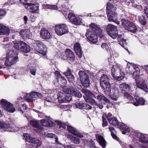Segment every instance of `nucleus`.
I'll return each instance as SVG.
<instances>
[{"instance_id":"nucleus-1","label":"nucleus","mask_w":148,"mask_h":148,"mask_svg":"<svg viewBox=\"0 0 148 148\" xmlns=\"http://www.w3.org/2000/svg\"><path fill=\"white\" fill-rule=\"evenodd\" d=\"M121 24L126 30L133 33L136 32L137 30V26L132 22L127 19L123 18L121 20Z\"/></svg>"},{"instance_id":"nucleus-2","label":"nucleus","mask_w":148,"mask_h":148,"mask_svg":"<svg viewBox=\"0 0 148 148\" xmlns=\"http://www.w3.org/2000/svg\"><path fill=\"white\" fill-rule=\"evenodd\" d=\"M100 84L102 88L106 90V92L111 91V87L109 82V79L108 76L105 74H103L100 78Z\"/></svg>"},{"instance_id":"nucleus-3","label":"nucleus","mask_w":148,"mask_h":148,"mask_svg":"<svg viewBox=\"0 0 148 148\" xmlns=\"http://www.w3.org/2000/svg\"><path fill=\"white\" fill-rule=\"evenodd\" d=\"M112 75L115 79L121 80L123 78L124 74L117 65H113L111 70Z\"/></svg>"},{"instance_id":"nucleus-4","label":"nucleus","mask_w":148,"mask_h":148,"mask_svg":"<svg viewBox=\"0 0 148 148\" xmlns=\"http://www.w3.org/2000/svg\"><path fill=\"white\" fill-rule=\"evenodd\" d=\"M106 31L112 38L115 39L118 36V31L117 27L113 25L109 24L107 26Z\"/></svg>"},{"instance_id":"nucleus-5","label":"nucleus","mask_w":148,"mask_h":148,"mask_svg":"<svg viewBox=\"0 0 148 148\" xmlns=\"http://www.w3.org/2000/svg\"><path fill=\"white\" fill-rule=\"evenodd\" d=\"M78 74L80 80L82 85L85 87H87L90 84L89 77L84 71H80Z\"/></svg>"},{"instance_id":"nucleus-6","label":"nucleus","mask_w":148,"mask_h":148,"mask_svg":"<svg viewBox=\"0 0 148 148\" xmlns=\"http://www.w3.org/2000/svg\"><path fill=\"white\" fill-rule=\"evenodd\" d=\"M23 97L25 98L28 102H32L42 96V94L37 92H33L30 94L23 93Z\"/></svg>"},{"instance_id":"nucleus-7","label":"nucleus","mask_w":148,"mask_h":148,"mask_svg":"<svg viewBox=\"0 0 148 148\" xmlns=\"http://www.w3.org/2000/svg\"><path fill=\"white\" fill-rule=\"evenodd\" d=\"M33 42L37 45V47L36 48V50L37 52L43 55H46L47 52V49L45 46L39 40H34Z\"/></svg>"},{"instance_id":"nucleus-8","label":"nucleus","mask_w":148,"mask_h":148,"mask_svg":"<svg viewBox=\"0 0 148 148\" xmlns=\"http://www.w3.org/2000/svg\"><path fill=\"white\" fill-rule=\"evenodd\" d=\"M1 103L4 109L6 111L12 113L15 111L16 109L14 105L8 102L6 100L2 99Z\"/></svg>"},{"instance_id":"nucleus-9","label":"nucleus","mask_w":148,"mask_h":148,"mask_svg":"<svg viewBox=\"0 0 148 148\" xmlns=\"http://www.w3.org/2000/svg\"><path fill=\"white\" fill-rule=\"evenodd\" d=\"M55 30L56 34L59 36H62L69 32L67 26L64 24L56 25Z\"/></svg>"},{"instance_id":"nucleus-10","label":"nucleus","mask_w":148,"mask_h":148,"mask_svg":"<svg viewBox=\"0 0 148 148\" xmlns=\"http://www.w3.org/2000/svg\"><path fill=\"white\" fill-rule=\"evenodd\" d=\"M25 7L26 9L29 10L30 12L35 13L39 12V4L37 3H27L25 4Z\"/></svg>"},{"instance_id":"nucleus-11","label":"nucleus","mask_w":148,"mask_h":148,"mask_svg":"<svg viewBox=\"0 0 148 148\" xmlns=\"http://www.w3.org/2000/svg\"><path fill=\"white\" fill-rule=\"evenodd\" d=\"M65 54L62 58L64 60H66L70 61L71 62L74 61L75 59V56L72 51L69 49H67L66 50L65 52Z\"/></svg>"},{"instance_id":"nucleus-12","label":"nucleus","mask_w":148,"mask_h":148,"mask_svg":"<svg viewBox=\"0 0 148 148\" xmlns=\"http://www.w3.org/2000/svg\"><path fill=\"white\" fill-rule=\"evenodd\" d=\"M58 99L60 103L70 102L72 99L71 96H66L62 92H60L58 94Z\"/></svg>"},{"instance_id":"nucleus-13","label":"nucleus","mask_w":148,"mask_h":148,"mask_svg":"<svg viewBox=\"0 0 148 148\" xmlns=\"http://www.w3.org/2000/svg\"><path fill=\"white\" fill-rule=\"evenodd\" d=\"M68 18L73 24L75 25H80L81 22L80 18L79 17L76 16L72 13H70L69 14Z\"/></svg>"},{"instance_id":"nucleus-14","label":"nucleus","mask_w":148,"mask_h":148,"mask_svg":"<svg viewBox=\"0 0 148 148\" xmlns=\"http://www.w3.org/2000/svg\"><path fill=\"white\" fill-rule=\"evenodd\" d=\"M136 83L138 88L146 92H148V88L143 80L140 78L138 79V80H136Z\"/></svg>"},{"instance_id":"nucleus-15","label":"nucleus","mask_w":148,"mask_h":148,"mask_svg":"<svg viewBox=\"0 0 148 148\" xmlns=\"http://www.w3.org/2000/svg\"><path fill=\"white\" fill-rule=\"evenodd\" d=\"M54 73L56 77V80L59 84L61 85H64L66 84L67 81L65 78L62 76L58 71H56Z\"/></svg>"},{"instance_id":"nucleus-16","label":"nucleus","mask_w":148,"mask_h":148,"mask_svg":"<svg viewBox=\"0 0 148 148\" xmlns=\"http://www.w3.org/2000/svg\"><path fill=\"white\" fill-rule=\"evenodd\" d=\"M18 59V58L17 57H13L12 56L8 55L6 56V59L5 64L7 66H11L16 62Z\"/></svg>"},{"instance_id":"nucleus-17","label":"nucleus","mask_w":148,"mask_h":148,"mask_svg":"<svg viewBox=\"0 0 148 148\" xmlns=\"http://www.w3.org/2000/svg\"><path fill=\"white\" fill-rule=\"evenodd\" d=\"M95 32H90L86 34V36L89 41L93 43H96L97 41V35Z\"/></svg>"},{"instance_id":"nucleus-18","label":"nucleus","mask_w":148,"mask_h":148,"mask_svg":"<svg viewBox=\"0 0 148 148\" xmlns=\"http://www.w3.org/2000/svg\"><path fill=\"white\" fill-rule=\"evenodd\" d=\"M29 143L32 144L30 147L32 148H37L41 145V142L40 140L33 138L31 139Z\"/></svg>"},{"instance_id":"nucleus-19","label":"nucleus","mask_w":148,"mask_h":148,"mask_svg":"<svg viewBox=\"0 0 148 148\" xmlns=\"http://www.w3.org/2000/svg\"><path fill=\"white\" fill-rule=\"evenodd\" d=\"M119 87L122 93L127 92H130V93L131 92V87L125 83H124L120 84Z\"/></svg>"},{"instance_id":"nucleus-20","label":"nucleus","mask_w":148,"mask_h":148,"mask_svg":"<svg viewBox=\"0 0 148 148\" xmlns=\"http://www.w3.org/2000/svg\"><path fill=\"white\" fill-rule=\"evenodd\" d=\"M0 128L3 130V131H1V132L6 131L11 132V127L10 124L8 123L1 122L0 123Z\"/></svg>"},{"instance_id":"nucleus-21","label":"nucleus","mask_w":148,"mask_h":148,"mask_svg":"<svg viewBox=\"0 0 148 148\" xmlns=\"http://www.w3.org/2000/svg\"><path fill=\"white\" fill-rule=\"evenodd\" d=\"M40 34L41 37L45 39H49L51 36V35L49 32L44 28L41 29Z\"/></svg>"},{"instance_id":"nucleus-22","label":"nucleus","mask_w":148,"mask_h":148,"mask_svg":"<svg viewBox=\"0 0 148 148\" xmlns=\"http://www.w3.org/2000/svg\"><path fill=\"white\" fill-rule=\"evenodd\" d=\"M137 65V64H134V63L131 64L130 63V65L127 64L125 69L126 73H127L132 75Z\"/></svg>"},{"instance_id":"nucleus-23","label":"nucleus","mask_w":148,"mask_h":148,"mask_svg":"<svg viewBox=\"0 0 148 148\" xmlns=\"http://www.w3.org/2000/svg\"><path fill=\"white\" fill-rule=\"evenodd\" d=\"M137 136L140 142L148 144V135L146 134H143L139 133L137 134Z\"/></svg>"},{"instance_id":"nucleus-24","label":"nucleus","mask_w":148,"mask_h":148,"mask_svg":"<svg viewBox=\"0 0 148 148\" xmlns=\"http://www.w3.org/2000/svg\"><path fill=\"white\" fill-rule=\"evenodd\" d=\"M74 49L78 56L79 58H81L82 57V53L81 47L79 43H77L74 45Z\"/></svg>"},{"instance_id":"nucleus-25","label":"nucleus","mask_w":148,"mask_h":148,"mask_svg":"<svg viewBox=\"0 0 148 148\" xmlns=\"http://www.w3.org/2000/svg\"><path fill=\"white\" fill-rule=\"evenodd\" d=\"M29 123L33 127L37 128L41 130H43L42 127L40 125L39 121L35 120H32L30 121Z\"/></svg>"},{"instance_id":"nucleus-26","label":"nucleus","mask_w":148,"mask_h":148,"mask_svg":"<svg viewBox=\"0 0 148 148\" xmlns=\"http://www.w3.org/2000/svg\"><path fill=\"white\" fill-rule=\"evenodd\" d=\"M135 99L136 102H132L134 105L138 106L139 105H144L145 104V100L142 98L138 96L135 97Z\"/></svg>"},{"instance_id":"nucleus-27","label":"nucleus","mask_w":148,"mask_h":148,"mask_svg":"<svg viewBox=\"0 0 148 148\" xmlns=\"http://www.w3.org/2000/svg\"><path fill=\"white\" fill-rule=\"evenodd\" d=\"M108 19L110 21H115L117 19V14L115 11L112 12H109V13H107Z\"/></svg>"},{"instance_id":"nucleus-28","label":"nucleus","mask_w":148,"mask_h":148,"mask_svg":"<svg viewBox=\"0 0 148 148\" xmlns=\"http://www.w3.org/2000/svg\"><path fill=\"white\" fill-rule=\"evenodd\" d=\"M40 122L43 126L45 127H53L55 125L53 121L45 119L41 120Z\"/></svg>"},{"instance_id":"nucleus-29","label":"nucleus","mask_w":148,"mask_h":148,"mask_svg":"<svg viewBox=\"0 0 148 148\" xmlns=\"http://www.w3.org/2000/svg\"><path fill=\"white\" fill-rule=\"evenodd\" d=\"M81 91L82 92L85 94V96H84V97L85 99V98L94 97L95 95L92 92L86 89H82Z\"/></svg>"},{"instance_id":"nucleus-30","label":"nucleus","mask_w":148,"mask_h":148,"mask_svg":"<svg viewBox=\"0 0 148 148\" xmlns=\"http://www.w3.org/2000/svg\"><path fill=\"white\" fill-rule=\"evenodd\" d=\"M116 9V7L114 5L110 2L107 3L106 7L107 13H109V12H112L115 11Z\"/></svg>"},{"instance_id":"nucleus-31","label":"nucleus","mask_w":148,"mask_h":148,"mask_svg":"<svg viewBox=\"0 0 148 148\" xmlns=\"http://www.w3.org/2000/svg\"><path fill=\"white\" fill-rule=\"evenodd\" d=\"M24 42L21 41H15L14 42V47L21 51V49L24 45Z\"/></svg>"},{"instance_id":"nucleus-32","label":"nucleus","mask_w":148,"mask_h":148,"mask_svg":"<svg viewBox=\"0 0 148 148\" xmlns=\"http://www.w3.org/2000/svg\"><path fill=\"white\" fill-rule=\"evenodd\" d=\"M94 97L95 98L97 97V99L99 101H101L103 100L106 103H108L109 102V101L108 99L103 96L100 93L98 94L96 93V94L95 95Z\"/></svg>"},{"instance_id":"nucleus-33","label":"nucleus","mask_w":148,"mask_h":148,"mask_svg":"<svg viewBox=\"0 0 148 148\" xmlns=\"http://www.w3.org/2000/svg\"><path fill=\"white\" fill-rule=\"evenodd\" d=\"M63 91L65 93L73 95L74 93L75 89L73 87H67L64 86L63 87Z\"/></svg>"},{"instance_id":"nucleus-34","label":"nucleus","mask_w":148,"mask_h":148,"mask_svg":"<svg viewBox=\"0 0 148 148\" xmlns=\"http://www.w3.org/2000/svg\"><path fill=\"white\" fill-rule=\"evenodd\" d=\"M98 142L103 148H105L106 142L104 138L101 135H98L97 137Z\"/></svg>"},{"instance_id":"nucleus-35","label":"nucleus","mask_w":148,"mask_h":148,"mask_svg":"<svg viewBox=\"0 0 148 148\" xmlns=\"http://www.w3.org/2000/svg\"><path fill=\"white\" fill-rule=\"evenodd\" d=\"M10 32V30L8 28L2 25L0 34H5L8 35Z\"/></svg>"},{"instance_id":"nucleus-36","label":"nucleus","mask_w":148,"mask_h":148,"mask_svg":"<svg viewBox=\"0 0 148 148\" xmlns=\"http://www.w3.org/2000/svg\"><path fill=\"white\" fill-rule=\"evenodd\" d=\"M140 70L139 68V65H137L132 74L133 78L136 79L139 77L140 75Z\"/></svg>"},{"instance_id":"nucleus-37","label":"nucleus","mask_w":148,"mask_h":148,"mask_svg":"<svg viewBox=\"0 0 148 148\" xmlns=\"http://www.w3.org/2000/svg\"><path fill=\"white\" fill-rule=\"evenodd\" d=\"M109 123L113 125H117L119 124L118 120L115 117H108Z\"/></svg>"},{"instance_id":"nucleus-38","label":"nucleus","mask_w":148,"mask_h":148,"mask_svg":"<svg viewBox=\"0 0 148 148\" xmlns=\"http://www.w3.org/2000/svg\"><path fill=\"white\" fill-rule=\"evenodd\" d=\"M30 50V47L29 46L24 42V45H23L22 48L21 49V51L27 53L29 52Z\"/></svg>"},{"instance_id":"nucleus-39","label":"nucleus","mask_w":148,"mask_h":148,"mask_svg":"<svg viewBox=\"0 0 148 148\" xmlns=\"http://www.w3.org/2000/svg\"><path fill=\"white\" fill-rule=\"evenodd\" d=\"M139 22L142 25H145L147 23V21L144 15H141L138 16Z\"/></svg>"},{"instance_id":"nucleus-40","label":"nucleus","mask_w":148,"mask_h":148,"mask_svg":"<svg viewBox=\"0 0 148 148\" xmlns=\"http://www.w3.org/2000/svg\"><path fill=\"white\" fill-rule=\"evenodd\" d=\"M30 34L29 31L28 30H21L20 33V35L23 38L27 37Z\"/></svg>"},{"instance_id":"nucleus-41","label":"nucleus","mask_w":148,"mask_h":148,"mask_svg":"<svg viewBox=\"0 0 148 148\" xmlns=\"http://www.w3.org/2000/svg\"><path fill=\"white\" fill-rule=\"evenodd\" d=\"M90 27L92 30V31L97 34L98 31L99 30V28L98 26L96 25L95 23H92L90 25Z\"/></svg>"},{"instance_id":"nucleus-42","label":"nucleus","mask_w":148,"mask_h":148,"mask_svg":"<svg viewBox=\"0 0 148 148\" xmlns=\"http://www.w3.org/2000/svg\"><path fill=\"white\" fill-rule=\"evenodd\" d=\"M84 103L82 101H77L74 103V105L76 108L83 109Z\"/></svg>"},{"instance_id":"nucleus-43","label":"nucleus","mask_w":148,"mask_h":148,"mask_svg":"<svg viewBox=\"0 0 148 148\" xmlns=\"http://www.w3.org/2000/svg\"><path fill=\"white\" fill-rule=\"evenodd\" d=\"M91 98V97L87 98V97L85 98V100L86 102L91 103L92 105H97V103L96 102L95 100Z\"/></svg>"},{"instance_id":"nucleus-44","label":"nucleus","mask_w":148,"mask_h":148,"mask_svg":"<svg viewBox=\"0 0 148 148\" xmlns=\"http://www.w3.org/2000/svg\"><path fill=\"white\" fill-rule=\"evenodd\" d=\"M117 40L119 44L123 47H124L126 45V40L121 38H120L119 37L117 38Z\"/></svg>"},{"instance_id":"nucleus-45","label":"nucleus","mask_w":148,"mask_h":148,"mask_svg":"<svg viewBox=\"0 0 148 148\" xmlns=\"http://www.w3.org/2000/svg\"><path fill=\"white\" fill-rule=\"evenodd\" d=\"M58 124L59 126V128L62 127L64 129H65L66 127H68V125H69L68 124H66L64 123H63L59 121H55Z\"/></svg>"},{"instance_id":"nucleus-46","label":"nucleus","mask_w":148,"mask_h":148,"mask_svg":"<svg viewBox=\"0 0 148 148\" xmlns=\"http://www.w3.org/2000/svg\"><path fill=\"white\" fill-rule=\"evenodd\" d=\"M124 97L125 98H127L130 101H131V103L132 102V101L133 100V97L127 92H124Z\"/></svg>"},{"instance_id":"nucleus-47","label":"nucleus","mask_w":148,"mask_h":148,"mask_svg":"<svg viewBox=\"0 0 148 148\" xmlns=\"http://www.w3.org/2000/svg\"><path fill=\"white\" fill-rule=\"evenodd\" d=\"M67 129L68 131L73 134L74 135V134H75V132L76 130L75 128L69 125H68Z\"/></svg>"},{"instance_id":"nucleus-48","label":"nucleus","mask_w":148,"mask_h":148,"mask_svg":"<svg viewBox=\"0 0 148 148\" xmlns=\"http://www.w3.org/2000/svg\"><path fill=\"white\" fill-rule=\"evenodd\" d=\"M71 138L72 141L75 144H78L79 143L80 140L78 138L72 136H71Z\"/></svg>"},{"instance_id":"nucleus-49","label":"nucleus","mask_w":148,"mask_h":148,"mask_svg":"<svg viewBox=\"0 0 148 148\" xmlns=\"http://www.w3.org/2000/svg\"><path fill=\"white\" fill-rule=\"evenodd\" d=\"M23 136L26 140L29 143L31 141V139L33 138L31 137L30 135L27 134H24Z\"/></svg>"},{"instance_id":"nucleus-50","label":"nucleus","mask_w":148,"mask_h":148,"mask_svg":"<svg viewBox=\"0 0 148 148\" xmlns=\"http://www.w3.org/2000/svg\"><path fill=\"white\" fill-rule=\"evenodd\" d=\"M46 7L51 9L57 10V6L56 5H51L50 4H47L46 5Z\"/></svg>"},{"instance_id":"nucleus-51","label":"nucleus","mask_w":148,"mask_h":148,"mask_svg":"<svg viewBox=\"0 0 148 148\" xmlns=\"http://www.w3.org/2000/svg\"><path fill=\"white\" fill-rule=\"evenodd\" d=\"M74 92H74L72 95H74V96L78 98H80L82 97V95L81 93L79 91L76 90L75 89Z\"/></svg>"},{"instance_id":"nucleus-52","label":"nucleus","mask_w":148,"mask_h":148,"mask_svg":"<svg viewBox=\"0 0 148 148\" xmlns=\"http://www.w3.org/2000/svg\"><path fill=\"white\" fill-rule=\"evenodd\" d=\"M67 78L68 79V81L69 82H74L75 81V77L73 75H69L67 77Z\"/></svg>"},{"instance_id":"nucleus-53","label":"nucleus","mask_w":148,"mask_h":148,"mask_svg":"<svg viewBox=\"0 0 148 148\" xmlns=\"http://www.w3.org/2000/svg\"><path fill=\"white\" fill-rule=\"evenodd\" d=\"M102 126L103 127H106L108 125V122L106 119L103 116H102Z\"/></svg>"},{"instance_id":"nucleus-54","label":"nucleus","mask_w":148,"mask_h":148,"mask_svg":"<svg viewBox=\"0 0 148 148\" xmlns=\"http://www.w3.org/2000/svg\"><path fill=\"white\" fill-rule=\"evenodd\" d=\"M30 72L31 74L33 75H35L36 74V69L35 67H31L29 69Z\"/></svg>"},{"instance_id":"nucleus-55","label":"nucleus","mask_w":148,"mask_h":148,"mask_svg":"<svg viewBox=\"0 0 148 148\" xmlns=\"http://www.w3.org/2000/svg\"><path fill=\"white\" fill-rule=\"evenodd\" d=\"M101 46V48L104 50H106L107 51L109 50V46L106 43H102Z\"/></svg>"},{"instance_id":"nucleus-56","label":"nucleus","mask_w":148,"mask_h":148,"mask_svg":"<svg viewBox=\"0 0 148 148\" xmlns=\"http://www.w3.org/2000/svg\"><path fill=\"white\" fill-rule=\"evenodd\" d=\"M27 107L26 104H22L21 107L18 109V110L20 111L22 113H23V110L27 109Z\"/></svg>"},{"instance_id":"nucleus-57","label":"nucleus","mask_w":148,"mask_h":148,"mask_svg":"<svg viewBox=\"0 0 148 148\" xmlns=\"http://www.w3.org/2000/svg\"><path fill=\"white\" fill-rule=\"evenodd\" d=\"M84 107L83 109L90 110L91 109L92 107L89 104L84 103Z\"/></svg>"},{"instance_id":"nucleus-58","label":"nucleus","mask_w":148,"mask_h":148,"mask_svg":"<svg viewBox=\"0 0 148 148\" xmlns=\"http://www.w3.org/2000/svg\"><path fill=\"white\" fill-rule=\"evenodd\" d=\"M124 127H123V129L125 130V132L122 131V133L123 134H125L126 133V132H129L130 130V128L127 126H125V125H124Z\"/></svg>"},{"instance_id":"nucleus-59","label":"nucleus","mask_w":148,"mask_h":148,"mask_svg":"<svg viewBox=\"0 0 148 148\" xmlns=\"http://www.w3.org/2000/svg\"><path fill=\"white\" fill-rule=\"evenodd\" d=\"M46 136L47 137H48L51 138H56V135L52 133H47L46 134Z\"/></svg>"},{"instance_id":"nucleus-60","label":"nucleus","mask_w":148,"mask_h":148,"mask_svg":"<svg viewBox=\"0 0 148 148\" xmlns=\"http://www.w3.org/2000/svg\"><path fill=\"white\" fill-rule=\"evenodd\" d=\"M6 14V12L3 9H0V19L2 18V16H3Z\"/></svg>"},{"instance_id":"nucleus-61","label":"nucleus","mask_w":148,"mask_h":148,"mask_svg":"<svg viewBox=\"0 0 148 148\" xmlns=\"http://www.w3.org/2000/svg\"><path fill=\"white\" fill-rule=\"evenodd\" d=\"M64 73L66 77H67L68 76H69V75H71L70 69L68 68L67 71L66 72H64Z\"/></svg>"},{"instance_id":"nucleus-62","label":"nucleus","mask_w":148,"mask_h":148,"mask_svg":"<svg viewBox=\"0 0 148 148\" xmlns=\"http://www.w3.org/2000/svg\"><path fill=\"white\" fill-rule=\"evenodd\" d=\"M111 99L114 100L116 101L118 98V95H115L114 94L113 95L111 96Z\"/></svg>"},{"instance_id":"nucleus-63","label":"nucleus","mask_w":148,"mask_h":148,"mask_svg":"<svg viewBox=\"0 0 148 148\" xmlns=\"http://www.w3.org/2000/svg\"><path fill=\"white\" fill-rule=\"evenodd\" d=\"M75 134H74V135L77 136V137H78L80 138H83L84 136L83 135H82L81 133H79L77 132L76 130L75 132Z\"/></svg>"},{"instance_id":"nucleus-64","label":"nucleus","mask_w":148,"mask_h":148,"mask_svg":"<svg viewBox=\"0 0 148 148\" xmlns=\"http://www.w3.org/2000/svg\"><path fill=\"white\" fill-rule=\"evenodd\" d=\"M144 14L147 16H148V8L145 7L144 9Z\"/></svg>"}]
</instances>
